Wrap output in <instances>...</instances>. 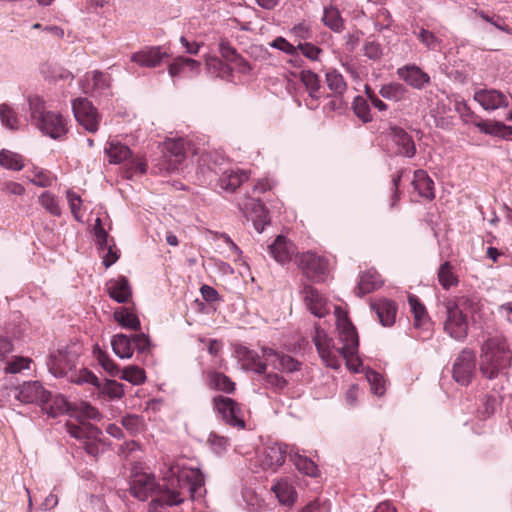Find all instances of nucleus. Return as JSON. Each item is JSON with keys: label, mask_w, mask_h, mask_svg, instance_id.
Listing matches in <instances>:
<instances>
[{"label": "nucleus", "mask_w": 512, "mask_h": 512, "mask_svg": "<svg viewBox=\"0 0 512 512\" xmlns=\"http://www.w3.org/2000/svg\"><path fill=\"white\" fill-rule=\"evenodd\" d=\"M129 490L140 501L151 497L150 507L153 510L157 507L178 506L188 499H199L206 492L202 472L192 468H171L162 483H156L152 474L134 472Z\"/></svg>", "instance_id": "f257e3e1"}, {"label": "nucleus", "mask_w": 512, "mask_h": 512, "mask_svg": "<svg viewBox=\"0 0 512 512\" xmlns=\"http://www.w3.org/2000/svg\"><path fill=\"white\" fill-rule=\"evenodd\" d=\"M334 313L341 346H337L319 325L315 326L313 341L323 362L332 369H338L341 358L349 365L351 358L357 354L359 340L355 327L341 307L335 306Z\"/></svg>", "instance_id": "f03ea898"}, {"label": "nucleus", "mask_w": 512, "mask_h": 512, "mask_svg": "<svg viewBox=\"0 0 512 512\" xmlns=\"http://www.w3.org/2000/svg\"><path fill=\"white\" fill-rule=\"evenodd\" d=\"M483 337L479 368L483 376L494 379L510 367L512 350L500 331L485 332Z\"/></svg>", "instance_id": "7ed1b4c3"}, {"label": "nucleus", "mask_w": 512, "mask_h": 512, "mask_svg": "<svg viewBox=\"0 0 512 512\" xmlns=\"http://www.w3.org/2000/svg\"><path fill=\"white\" fill-rule=\"evenodd\" d=\"M235 355L244 370L253 371L257 374H265L268 365L275 370L289 373L299 370L301 365L293 357L268 347L262 348L264 361L261 360L257 352L240 344L235 346Z\"/></svg>", "instance_id": "20e7f679"}, {"label": "nucleus", "mask_w": 512, "mask_h": 512, "mask_svg": "<svg viewBox=\"0 0 512 512\" xmlns=\"http://www.w3.org/2000/svg\"><path fill=\"white\" fill-rule=\"evenodd\" d=\"M87 419L98 420L100 413L87 402H81L76 408V421L67 422V432L83 444L87 454L97 456L100 453L102 431L87 422Z\"/></svg>", "instance_id": "39448f33"}, {"label": "nucleus", "mask_w": 512, "mask_h": 512, "mask_svg": "<svg viewBox=\"0 0 512 512\" xmlns=\"http://www.w3.org/2000/svg\"><path fill=\"white\" fill-rule=\"evenodd\" d=\"M475 302L467 296L448 299L443 302L444 321L443 329L456 341H464L468 336V313L473 311Z\"/></svg>", "instance_id": "423d86ee"}, {"label": "nucleus", "mask_w": 512, "mask_h": 512, "mask_svg": "<svg viewBox=\"0 0 512 512\" xmlns=\"http://www.w3.org/2000/svg\"><path fill=\"white\" fill-rule=\"evenodd\" d=\"M32 124L44 135L52 139H61L68 132L66 119L59 113L48 111L39 97L29 99Z\"/></svg>", "instance_id": "0eeeda50"}, {"label": "nucleus", "mask_w": 512, "mask_h": 512, "mask_svg": "<svg viewBox=\"0 0 512 512\" xmlns=\"http://www.w3.org/2000/svg\"><path fill=\"white\" fill-rule=\"evenodd\" d=\"M113 352L121 359H130L134 349L139 355L146 356L151 351V341L147 334L136 333L131 337L125 334H116L111 340Z\"/></svg>", "instance_id": "6e6552de"}, {"label": "nucleus", "mask_w": 512, "mask_h": 512, "mask_svg": "<svg viewBox=\"0 0 512 512\" xmlns=\"http://www.w3.org/2000/svg\"><path fill=\"white\" fill-rule=\"evenodd\" d=\"M290 448L288 445L281 443L264 447L256 453L252 460L254 472H259V469L276 472L285 462V458L289 457Z\"/></svg>", "instance_id": "1a4fd4ad"}, {"label": "nucleus", "mask_w": 512, "mask_h": 512, "mask_svg": "<svg viewBox=\"0 0 512 512\" xmlns=\"http://www.w3.org/2000/svg\"><path fill=\"white\" fill-rule=\"evenodd\" d=\"M212 402L215 411L225 423L237 428L245 427L244 412L239 403L221 395L215 396Z\"/></svg>", "instance_id": "9d476101"}, {"label": "nucleus", "mask_w": 512, "mask_h": 512, "mask_svg": "<svg viewBox=\"0 0 512 512\" xmlns=\"http://www.w3.org/2000/svg\"><path fill=\"white\" fill-rule=\"evenodd\" d=\"M74 116L85 130L95 133L99 127V114L92 103L86 98H76L72 101Z\"/></svg>", "instance_id": "9b49d317"}, {"label": "nucleus", "mask_w": 512, "mask_h": 512, "mask_svg": "<svg viewBox=\"0 0 512 512\" xmlns=\"http://www.w3.org/2000/svg\"><path fill=\"white\" fill-rule=\"evenodd\" d=\"M475 370V353L468 349L462 350L453 365V379L457 383L467 386L472 381Z\"/></svg>", "instance_id": "f8f14e48"}, {"label": "nucleus", "mask_w": 512, "mask_h": 512, "mask_svg": "<svg viewBox=\"0 0 512 512\" xmlns=\"http://www.w3.org/2000/svg\"><path fill=\"white\" fill-rule=\"evenodd\" d=\"M77 358L76 352L70 351L67 348L58 349L50 354L49 362L47 363L49 371L55 377H65L68 372L76 368Z\"/></svg>", "instance_id": "ddd939ff"}, {"label": "nucleus", "mask_w": 512, "mask_h": 512, "mask_svg": "<svg viewBox=\"0 0 512 512\" xmlns=\"http://www.w3.org/2000/svg\"><path fill=\"white\" fill-rule=\"evenodd\" d=\"M187 142L184 139L169 140L165 145L163 167L169 172H176L186 158Z\"/></svg>", "instance_id": "4468645a"}, {"label": "nucleus", "mask_w": 512, "mask_h": 512, "mask_svg": "<svg viewBox=\"0 0 512 512\" xmlns=\"http://www.w3.org/2000/svg\"><path fill=\"white\" fill-rule=\"evenodd\" d=\"M81 87L85 94L108 95L111 87V77L101 71L87 72L81 81Z\"/></svg>", "instance_id": "2eb2a0df"}, {"label": "nucleus", "mask_w": 512, "mask_h": 512, "mask_svg": "<svg viewBox=\"0 0 512 512\" xmlns=\"http://www.w3.org/2000/svg\"><path fill=\"white\" fill-rule=\"evenodd\" d=\"M302 293L306 307L314 316L323 318L330 313L329 301L316 288L306 285Z\"/></svg>", "instance_id": "dca6fc26"}, {"label": "nucleus", "mask_w": 512, "mask_h": 512, "mask_svg": "<svg viewBox=\"0 0 512 512\" xmlns=\"http://www.w3.org/2000/svg\"><path fill=\"white\" fill-rule=\"evenodd\" d=\"M396 74L400 80L417 90H422L431 81L430 76L415 64L399 67Z\"/></svg>", "instance_id": "f3484780"}, {"label": "nucleus", "mask_w": 512, "mask_h": 512, "mask_svg": "<svg viewBox=\"0 0 512 512\" xmlns=\"http://www.w3.org/2000/svg\"><path fill=\"white\" fill-rule=\"evenodd\" d=\"M52 394L45 390L38 381L24 383L18 392L17 399L24 403H38L46 405Z\"/></svg>", "instance_id": "a211bd4d"}, {"label": "nucleus", "mask_w": 512, "mask_h": 512, "mask_svg": "<svg viewBox=\"0 0 512 512\" xmlns=\"http://www.w3.org/2000/svg\"><path fill=\"white\" fill-rule=\"evenodd\" d=\"M299 266L307 278L316 282L325 281L329 272L326 258H300Z\"/></svg>", "instance_id": "6ab92c4d"}, {"label": "nucleus", "mask_w": 512, "mask_h": 512, "mask_svg": "<svg viewBox=\"0 0 512 512\" xmlns=\"http://www.w3.org/2000/svg\"><path fill=\"white\" fill-rule=\"evenodd\" d=\"M371 309L376 313L380 324L384 327H390L395 323L397 314V304L393 300L380 298L370 303Z\"/></svg>", "instance_id": "aec40b11"}, {"label": "nucleus", "mask_w": 512, "mask_h": 512, "mask_svg": "<svg viewBox=\"0 0 512 512\" xmlns=\"http://www.w3.org/2000/svg\"><path fill=\"white\" fill-rule=\"evenodd\" d=\"M388 134L391 136L393 142L399 147L398 154L412 158L416 154V146L411 135H409L403 128L396 125L388 127Z\"/></svg>", "instance_id": "412c9836"}, {"label": "nucleus", "mask_w": 512, "mask_h": 512, "mask_svg": "<svg viewBox=\"0 0 512 512\" xmlns=\"http://www.w3.org/2000/svg\"><path fill=\"white\" fill-rule=\"evenodd\" d=\"M384 284V280L375 268H369L360 275L359 282L354 289V293L358 297L372 293Z\"/></svg>", "instance_id": "4be33fe9"}, {"label": "nucleus", "mask_w": 512, "mask_h": 512, "mask_svg": "<svg viewBox=\"0 0 512 512\" xmlns=\"http://www.w3.org/2000/svg\"><path fill=\"white\" fill-rule=\"evenodd\" d=\"M168 57L166 51H164L161 47H149L145 48L141 51L133 53L131 56V61L137 63L143 67H156L160 65L164 58Z\"/></svg>", "instance_id": "5701e85b"}, {"label": "nucleus", "mask_w": 512, "mask_h": 512, "mask_svg": "<svg viewBox=\"0 0 512 512\" xmlns=\"http://www.w3.org/2000/svg\"><path fill=\"white\" fill-rule=\"evenodd\" d=\"M223 161V157L217 152H204L198 159V166L203 176L211 180L212 174L217 176L223 171Z\"/></svg>", "instance_id": "b1692460"}, {"label": "nucleus", "mask_w": 512, "mask_h": 512, "mask_svg": "<svg viewBox=\"0 0 512 512\" xmlns=\"http://www.w3.org/2000/svg\"><path fill=\"white\" fill-rule=\"evenodd\" d=\"M106 287L109 296L118 303H127L132 296L131 286L124 276L110 280Z\"/></svg>", "instance_id": "393cba45"}, {"label": "nucleus", "mask_w": 512, "mask_h": 512, "mask_svg": "<svg viewBox=\"0 0 512 512\" xmlns=\"http://www.w3.org/2000/svg\"><path fill=\"white\" fill-rule=\"evenodd\" d=\"M245 209L250 213L255 230L261 233L270 222L265 205L260 200L250 199L245 204Z\"/></svg>", "instance_id": "a878e982"}, {"label": "nucleus", "mask_w": 512, "mask_h": 512, "mask_svg": "<svg viewBox=\"0 0 512 512\" xmlns=\"http://www.w3.org/2000/svg\"><path fill=\"white\" fill-rule=\"evenodd\" d=\"M480 132L500 137L505 140L512 139V126H507L499 121L480 120L475 123Z\"/></svg>", "instance_id": "bb28decb"}, {"label": "nucleus", "mask_w": 512, "mask_h": 512, "mask_svg": "<svg viewBox=\"0 0 512 512\" xmlns=\"http://www.w3.org/2000/svg\"><path fill=\"white\" fill-rule=\"evenodd\" d=\"M474 100L485 110H495L505 104L506 97L497 90H480L475 92Z\"/></svg>", "instance_id": "cd10ccee"}, {"label": "nucleus", "mask_w": 512, "mask_h": 512, "mask_svg": "<svg viewBox=\"0 0 512 512\" xmlns=\"http://www.w3.org/2000/svg\"><path fill=\"white\" fill-rule=\"evenodd\" d=\"M321 20L327 28L335 33H341L345 29V21L337 6L332 3L324 6Z\"/></svg>", "instance_id": "c85d7f7f"}, {"label": "nucleus", "mask_w": 512, "mask_h": 512, "mask_svg": "<svg viewBox=\"0 0 512 512\" xmlns=\"http://www.w3.org/2000/svg\"><path fill=\"white\" fill-rule=\"evenodd\" d=\"M247 179L248 175L244 171L225 169L220 173L219 186L226 191L234 192Z\"/></svg>", "instance_id": "c756f323"}, {"label": "nucleus", "mask_w": 512, "mask_h": 512, "mask_svg": "<svg viewBox=\"0 0 512 512\" xmlns=\"http://www.w3.org/2000/svg\"><path fill=\"white\" fill-rule=\"evenodd\" d=\"M412 184L421 197L429 200L434 199V182L426 171L422 169L416 170Z\"/></svg>", "instance_id": "7c9ffc66"}, {"label": "nucleus", "mask_w": 512, "mask_h": 512, "mask_svg": "<svg viewBox=\"0 0 512 512\" xmlns=\"http://www.w3.org/2000/svg\"><path fill=\"white\" fill-rule=\"evenodd\" d=\"M289 458L298 469L299 472L310 476L317 477L319 475L318 466L310 458L300 455L294 448L289 449Z\"/></svg>", "instance_id": "2f4dec72"}, {"label": "nucleus", "mask_w": 512, "mask_h": 512, "mask_svg": "<svg viewBox=\"0 0 512 512\" xmlns=\"http://www.w3.org/2000/svg\"><path fill=\"white\" fill-rule=\"evenodd\" d=\"M201 63L192 58L179 56L169 65L168 72L170 76L175 77L182 74L185 70L198 73Z\"/></svg>", "instance_id": "473e14b6"}, {"label": "nucleus", "mask_w": 512, "mask_h": 512, "mask_svg": "<svg viewBox=\"0 0 512 512\" xmlns=\"http://www.w3.org/2000/svg\"><path fill=\"white\" fill-rule=\"evenodd\" d=\"M408 303L414 316V326L424 328L429 323V315L425 306L415 295L408 296Z\"/></svg>", "instance_id": "72a5a7b5"}, {"label": "nucleus", "mask_w": 512, "mask_h": 512, "mask_svg": "<svg viewBox=\"0 0 512 512\" xmlns=\"http://www.w3.org/2000/svg\"><path fill=\"white\" fill-rule=\"evenodd\" d=\"M209 386L212 389L231 394L235 391V383L224 373L212 371L208 374Z\"/></svg>", "instance_id": "f704fd0d"}, {"label": "nucleus", "mask_w": 512, "mask_h": 512, "mask_svg": "<svg viewBox=\"0 0 512 512\" xmlns=\"http://www.w3.org/2000/svg\"><path fill=\"white\" fill-rule=\"evenodd\" d=\"M269 249L272 256H299L296 246L283 235L277 236Z\"/></svg>", "instance_id": "c9c22d12"}, {"label": "nucleus", "mask_w": 512, "mask_h": 512, "mask_svg": "<svg viewBox=\"0 0 512 512\" xmlns=\"http://www.w3.org/2000/svg\"><path fill=\"white\" fill-rule=\"evenodd\" d=\"M94 230L99 248L104 253L103 256H119V250L116 249L115 245L109 244L108 234L102 227L101 220L99 218L96 219Z\"/></svg>", "instance_id": "e433bc0d"}, {"label": "nucleus", "mask_w": 512, "mask_h": 512, "mask_svg": "<svg viewBox=\"0 0 512 512\" xmlns=\"http://www.w3.org/2000/svg\"><path fill=\"white\" fill-rule=\"evenodd\" d=\"M272 490L274 491L279 502L284 505H290L295 501L296 491L292 484H290L287 480L277 481L273 485Z\"/></svg>", "instance_id": "4c0bfd02"}, {"label": "nucleus", "mask_w": 512, "mask_h": 512, "mask_svg": "<svg viewBox=\"0 0 512 512\" xmlns=\"http://www.w3.org/2000/svg\"><path fill=\"white\" fill-rule=\"evenodd\" d=\"M114 319L123 327L132 329L135 331L140 330L141 324L140 320L126 307H120L114 312Z\"/></svg>", "instance_id": "58836bf2"}, {"label": "nucleus", "mask_w": 512, "mask_h": 512, "mask_svg": "<svg viewBox=\"0 0 512 512\" xmlns=\"http://www.w3.org/2000/svg\"><path fill=\"white\" fill-rule=\"evenodd\" d=\"M407 93V88L403 84L398 82H391L382 85V87L379 90V94L383 98L395 102L403 100L406 97Z\"/></svg>", "instance_id": "ea45409f"}, {"label": "nucleus", "mask_w": 512, "mask_h": 512, "mask_svg": "<svg viewBox=\"0 0 512 512\" xmlns=\"http://www.w3.org/2000/svg\"><path fill=\"white\" fill-rule=\"evenodd\" d=\"M105 152L112 164H119L131 156V150L128 146L113 141L108 143Z\"/></svg>", "instance_id": "a19ab883"}, {"label": "nucleus", "mask_w": 512, "mask_h": 512, "mask_svg": "<svg viewBox=\"0 0 512 512\" xmlns=\"http://www.w3.org/2000/svg\"><path fill=\"white\" fill-rule=\"evenodd\" d=\"M299 79L305 86L309 96L312 99H318L321 87L318 75L311 70H302L299 74Z\"/></svg>", "instance_id": "79ce46f5"}, {"label": "nucleus", "mask_w": 512, "mask_h": 512, "mask_svg": "<svg viewBox=\"0 0 512 512\" xmlns=\"http://www.w3.org/2000/svg\"><path fill=\"white\" fill-rule=\"evenodd\" d=\"M438 280L444 289H449L458 284V276L455 266L450 262L443 263L438 271Z\"/></svg>", "instance_id": "37998d69"}, {"label": "nucleus", "mask_w": 512, "mask_h": 512, "mask_svg": "<svg viewBox=\"0 0 512 512\" xmlns=\"http://www.w3.org/2000/svg\"><path fill=\"white\" fill-rule=\"evenodd\" d=\"M220 52L224 59L230 62H234L238 64L240 70L242 72L250 70L249 63L243 59L236 51L234 47L229 45L228 43H221L220 44Z\"/></svg>", "instance_id": "c03bdc74"}, {"label": "nucleus", "mask_w": 512, "mask_h": 512, "mask_svg": "<svg viewBox=\"0 0 512 512\" xmlns=\"http://www.w3.org/2000/svg\"><path fill=\"white\" fill-rule=\"evenodd\" d=\"M0 165L5 169L19 171L23 168V158L12 151L2 149L0 151Z\"/></svg>", "instance_id": "a18cd8bd"}, {"label": "nucleus", "mask_w": 512, "mask_h": 512, "mask_svg": "<svg viewBox=\"0 0 512 512\" xmlns=\"http://www.w3.org/2000/svg\"><path fill=\"white\" fill-rule=\"evenodd\" d=\"M69 409V403L63 396L60 395H52L50 401L46 405H43V410L47 411V413L52 417H56L59 414L68 411Z\"/></svg>", "instance_id": "49530a36"}, {"label": "nucleus", "mask_w": 512, "mask_h": 512, "mask_svg": "<svg viewBox=\"0 0 512 512\" xmlns=\"http://www.w3.org/2000/svg\"><path fill=\"white\" fill-rule=\"evenodd\" d=\"M326 83L328 88L336 95H342L347 89V84L342 74L336 70H331L326 73Z\"/></svg>", "instance_id": "de8ad7c7"}, {"label": "nucleus", "mask_w": 512, "mask_h": 512, "mask_svg": "<svg viewBox=\"0 0 512 512\" xmlns=\"http://www.w3.org/2000/svg\"><path fill=\"white\" fill-rule=\"evenodd\" d=\"M0 120L4 126L11 130H17L19 128V119L16 112L8 105H0Z\"/></svg>", "instance_id": "09e8293b"}, {"label": "nucleus", "mask_w": 512, "mask_h": 512, "mask_svg": "<svg viewBox=\"0 0 512 512\" xmlns=\"http://www.w3.org/2000/svg\"><path fill=\"white\" fill-rule=\"evenodd\" d=\"M121 379L134 385L143 384L146 380L145 371L138 366H128L121 372Z\"/></svg>", "instance_id": "8fccbe9b"}, {"label": "nucleus", "mask_w": 512, "mask_h": 512, "mask_svg": "<svg viewBox=\"0 0 512 512\" xmlns=\"http://www.w3.org/2000/svg\"><path fill=\"white\" fill-rule=\"evenodd\" d=\"M353 110L355 115L364 123L372 121L370 106L368 101L362 96H356L353 101Z\"/></svg>", "instance_id": "3c124183"}, {"label": "nucleus", "mask_w": 512, "mask_h": 512, "mask_svg": "<svg viewBox=\"0 0 512 512\" xmlns=\"http://www.w3.org/2000/svg\"><path fill=\"white\" fill-rule=\"evenodd\" d=\"M94 354L102 366V368L109 373L111 376H116L120 373V368L114 363L110 356L100 348L94 350Z\"/></svg>", "instance_id": "603ef678"}, {"label": "nucleus", "mask_w": 512, "mask_h": 512, "mask_svg": "<svg viewBox=\"0 0 512 512\" xmlns=\"http://www.w3.org/2000/svg\"><path fill=\"white\" fill-rule=\"evenodd\" d=\"M101 392L109 397V399H120L124 395L123 385L115 380H106L104 384L100 383L98 387Z\"/></svg>", "instance_id": "864d4df0"}, {"label": "nucleus", "mask_w": 512, "mask_h": 512, "mask_svg": "<svg viewBox=\"0 0 512 512\" xmlns=\"http://www.w3.org/2000/svg\"><path fill=\"white\" fill-rule=\"evenodd\" d=\"M290 34L298 43L310 40L313 37L312 26L308 22L302 21L290 29Z\"/></svg>", "instance_id": "5fc2aeb1"}, {"label": "nucleus", "mask_w": 512, "mask_h": 512, "mask_svg": "<svg viewBox=\"0 0 512 512\" xmlns=\"http://www.w3.org/2000/svg\"><path fill=\"white\" fill-rule=\"evenodd\" d=\"M39 202L52 215L59 216L61 214L56 196L49 191H45L40 195Z\"/></svg>", "instance_id": "6e6d98bb"}, {"label": "nucleus", "mask_w": 512, "mask_h": 512, "mask_svg": "<svg viewBox=\"0 0 512 512\" xmlns=\"http://www.w3.org/2000/svg\"><path fill=\"white\" fill-rule=\"evenodd\" d=\"M297 48L306 58L312 61H317L320 54L323 53L321 48L310 42H299Z\"/></svg>", "instance_id": "4d7b16f0"}, {"label": "nucleus", "mask_w": 512, "mask_h": 512, "mask_svg": "<svg viewBox=\"0 0 512 512\" xmlns=\"http://www.w3.org/2000/svg\"><path fill=\"white\" fill-rule=\"evenodd\" d=\"M264 382L266 387L274 392H280L287 386V381L276 373L265 374Z\"/></svg>", "instance_id": "13d9d810"}, {"label": "nucleus", "mask_w": 512, "mask_h": 512, "mask_svg": "<svg viewBox=\"0 0 512 512\" xmlns=\"http://www.w3.org/2000/svg\"><path fill=\"white\" fill-rule=\"evenodd\" d=\"M271 47L278 49L290 56H297L298 48L297 46H294L291 44L287 39L284 37H276L271 43Z\"/></svg>", "instance_id": "bf43d9fd"}, {"label": "nucleus", "mask_w": 512, "mask_h": 512, "mask_svg": "<svg viewBox=\"0 0 512 512\" xmlns=\"http://www.w3.org/2000/svg\"><path fill=\"white\" fill-rule=\"evenodd\" d=\"M31 360L25 357H16L12 361L7 362L4 371L10 374H16L23 369H28Z\"/></svg>", "instance_id": "052dcab7"}, {"label": "nucleus", "mask_w": 512, "mask_h": 512, "mask_svg": "<svg viewBox=\"0 0 512 512\" xmlns=\"http://www.w3.org/2000/svg\"><path fill=\"white\" fill-rule=\"evenodd\" d=\"M364 54L369 59L377 61L383 56V49L380 43L374 40H367L364 45Z\"/></svg>", "instance_id": "680f3d73"}, {"label": "nucleus", "mask_w": 512, "mask_h": 512, "mask_svg": "<svg viewBox=\"0 0 512 512\" xmlns=\"http://www.w3.org/2000/svg\"><path fill=\"white\" fill-rule=\"evenodd\" d=\"M216 242L218 243V247H222L224 249L219 250V253H231V254H241V250L239 247L227 236V235H220L216 238Z\"/></svg>", "instance_id": "e2e57ef3"}, {"label": "nucleus", "mask_w": 512, "mask_h": 512, "mask_svg": "<svg viewBox=\"0 0 512 512\" xmlns=\"http://www.w3.org/2000/svg\"><path fill=\"white\" fill-rule=\"evenodd\" d=\"M123 427L130 432V434H136L142 427L141 418L137 415H127L122 418Z\"/></svg>", "instance_id": "0e129e2a"}, {"label": "nucleus", "mask_w": 512, "mask_h": 512, "mask_svg": "<svg viewBox=\"0 0 512 512\" xmlns=\"http://www.w3.org/2000/svg\"><path fill=\"white\" fill-rule=\"evenodd\" d=\"M478 15L485 20L486 22L491 23L494 25L497 29L504 31L508 34L511 33L510 27L505 23L504 19L500 16H492L490 17L488 14H486L484 11L478 12Z\"/></svg>", "instance_id": "69168bd1"}, {"label": "nucleus", "mask_w": 512, "mask_h": 512, "mask_svg": "<svg viewBox=\"0 0 512 512\" xmlns=\"http://www.w3.org/2000/svg\"><path fill=\"white\" fill-rule=\"evenodd\" d=\"M417 38L429 49H435L439 43L438 38L430 31L421 28L417 33Z\"/></svg>", "instance_id": "338daca9"}, {"label": "nucleus", "mask_w": 512, "mask_h": 512, "mask_svg": "<svg viewBox=\"0 0 512 512\" xmlns=\"http://www.w3.org/2000/svg\"><path fill=\"white\" fill-rule=\"evenodd\" d=\"M0 190L6 194L10 195H23L25 192V188L22 184L14 181H6L1 184Z\"/></svg>", "instance_id": "774afa93"}]
</instances>
